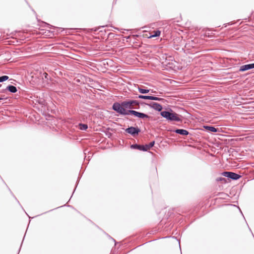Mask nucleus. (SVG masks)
<instances>
[{"mask_svg": "<svg viewBox=\"0 0 254 254\" xmlns=\"http://www.w3.org/2000/svg\"><path fill=\"white\" fill-rule=\"evenodd\" d=\"M162 117L170 121H180L179 116L175 113H170L168 111H163L161 113Z\"/></svg>", "mask_w": 254, "mask_h": 254, "instance_id": "f257e3e1", "label": "nucleus"}, {"mask_svg": "<svg viewBox=\"0 0 254 254\" xmlns=\"http://www.w3.org/2000/svg\"><path fill=\"white\" fill-rule=\"evenodd\" d=\"M125 107L123 106L122 104L121 105L118 103H115L113 106V109L118 113L123 115L129 114L128 111H127Z\"/></svg>", "mask_w": 254, "mask_h": 254, "instance_id": "f03ea898", "label": "nucleus"}, {"mask_svg": "<svg viewBox=\"0 0 254 254\" xmlns=\"http://www.w3.org/2000/svg\"><path fill=\"white\" fill-rule=\"evenodd\" d=\"M122 105L126 108L132 109L138 105V102L135 100H128L122 102Z\"/></svg>", "mask_w": 254, "mask_h": 254, "instance_id": "7ed1b4c3", "label": "nucleus"}, {"mask_svg": "<svg viewBox=\"0 0 254 254\" xmlns=\"http://www.w3.org/2000/svg\"><path fill=\"white\" fill-rule=\"evenodd\" d=\"M222 174L225 177L231 178L234 180H237L241 177L240 175L233 172H224L222 173Z\"/></svg>", "mask_w": 254, "mask_h": 254, "instance_id": "20e7f679", "label": "nucleus"}, {"mask_svg": "<svg viewBox=\"0 0 254 254\" xmlns=\"http://www.w3.org/2000/svg\"><path fill=\"white\" fill-rule=\"evenodd\" d=\"M129 114L134 115L135 117L141 119L149 118V116L144 113H139L134 110H128Z\"/></svg>", "mask_w": 254, "mask_h": 254, "instance_id": "39448f33", "label": "nucleus"}, {"mask_svg": "<svg viewBox=\"0 0 254 254\" xmlns=\"http://www.w3.org/2000/svg\"><path fill=\"white\" fill-rule=\"evenodd\" d=\"M126 131L128 133L134 135L138 133L139 129L134 127H130L126 129Z\"/></svg>", "mask_w": 254, "mask_h": 254, "instance_id": "423d86ee", "label": "nucleus"}, {"mask_svg": "<svg viewBox=\"0 0 254 254\" xmlns=\"http://www.w3.org/2000/svg\"><path fill=\"white\" fill-rule=\"evenodd\" d=\"M151 108L153 109L158 111H160L162 109V106L158 103L152 102L149 105Z\"/></svg>", "mask_w": 254, "mask_h": 254, "instance_id": "0eeeda50", "label": "nucleus"}, {"mask_svg": "<svg viewBox=\"0 0 254 254\" xmlns=\"http://www.w3.org/2000/svg\"><path fill=\"white\" fill-rule=\"evenodd\" d=\"M161 34V31L159 30L153 31L151 33H150V35L148 37L149 38H151L153 37L159 36Z\"/></svg>", "mask_w": 254, "mask_h": 254, "instance_id": "6e6552de", "label": "nucleus"}, {"mask_svg": "<svg viewBox=\"0 0 254 254\" xmlns=\"http://www.w3.org/2000/svg\"><path fill=\"white\" fill-rule=\"evenodd\" d=\"M175 132H176L178 134H180L182 135H188L189 134V132L187 130L183 129H176L175 130Z\"/></svg>", "mask_w": 254, "mask_h": 254, "instance_id": "1a4fd4ad", "label": "nucleus"}, {"mask_svg": "<svg viewBox=\"0 0 254 254\" xmlns=\"http://www.w3.org/2000/svg\"><path fill=\"white\" fill-rule=\"evenodd\" d=\"M204 128L207 130L211 132H217L218 129L211 126H205Z\"/></svg>", "mask_w": 254, "mask_h": 254, "instance_id": "9d476101", "label": "nucleus"}, {"mask_svg": "<svg viewBox=\"0 0 254 254\" xmlns=\"http://www.w3.org/2000/svg\"><path fill=\"white\" fill-rule=\"evenodd\" d=\"M7 89L12 93H15L17 91L16 87L13 85H9L7 87Z\"/></svg>", "mask_w": 254, "mask_h": 254, "instance_id": "9b49d317", "label": "nucleus"}, {"mask_svg": "<svg viewBox=\"0 0 254 254\" xmlns=\"http://www.w3.org/2000/svg\"><path fill=\"white\" fill-rule=\"evenodd\" d=\"M143 145H137V144H133L131 146V148L133 149H137L143 151Z\"/></svg>", "mask_w": 254, "mask_h": 254, "instance_id": "f8f14e48", "label": "nucleus"}, {"mask_svg": "<svg viewBox=\"0 0 254 254\" xmlns=\"http://www.w3.org/2000/svg\"><path fill=\"white\" fill-rule=\"evenodd\" d=\"M79 127L81 130H86L88 126L86 124H79Z\"/></svg>", "mask_w": 254, "mask_h": 254, "instance_id": "ddd939ff", "label": "nucleus"}, {"mask_svg": "<svg viewBox=\"0 0 254 254\" xmlns=\"http://www.w3.org/2000/svg\"><path fill=\"white\" fill-rule=\"evenodd\" d=\"M152 96H144V95H139L138 98L140 99H149L151 100Z\"/></svg>", "mask_w": 254, "mask_h": 254, "instance_id": "4468645a", "label": "nucleus"}, {"mask_svg": "<svg viewBox=\"0 0 254 254\" xmlns=\"http://www.w3.org/2000/svg\"><path fill=\"white\" fill-rule=\"evenodd\" d=\"M138 91L140 93H142V94H145V93H147L149 92V90L148 89H142L140 87H138Z\"/></svg>", "mask_w": 254, "mask_h": 254, "instance_id": "2eb2a0df", "label": "nucleus"}, {"mask_svg": "<svg viewBox=\"0 0 254 254\" xmlns=\"http://www.w3.org/2000/svg\"><path fill=\"white\" fill-rule=\"evenodd\" d=\"M8 79V76L6 75H4L0 77V82L5 81Z\"/></svg>", "mask_w": 254, "mask_h": 254, "instance_id": "dca6fc26", "label": "nucleus"}, {"mask_svg": "<svg viewBox=\"0 0 254 254\" xmlns=\"http://www.w3.org/2000/svg\"><path fill=\"white\" fill-rule=\"evenodd\" d=\"M246 65L247 70L254 68V63L249 64H246Z\"/></svg>", "mask_w": 254, "mask_h": 254, "instance_id": "f3484780", "label": "nucleus"}, {"mask_svg": "<svg viewBox=\"0 0 254 254\" xmlns=\"http://www.w3.org/2000/svg\"><path fill=\"white\" fill-rule=\"evenodd\" d=\"M247 67H246V65H242L240 67V68L239 69V70L240 71H246L247 70Z\"/></svg>", "mask_w": 254, "mask_h": 254, "instance_id": "a211bd4d", "label": "nucleus"}, {"mask_svg": "<svg viewBox=\"0 0 254 254\" xmlns=\"http://www.w3.org/2000/svg\"><path fill=\"white\" fill-rule=\"evenodd\" d=\"M143 151H147L150 149L148 144H146L145 145H143Z\"/></svg>", "mask_w": 254, "mask_h": 254, "instance_id": "6ab92c4d", "label": "nucleus"}, {"mask_svg": "<svg viewBox=\"0 0 254 254\" xmlns=\"http://www.w3.org/2000/svg\"><path fill=\"white\" fill-rule=\"evenodd\" d=\"M151 100L160 101L162 99L156 97L151 96Z\"/></svg>", "mask_w": 254, "mask_h": 254, "instance_id": "aec40b11", "label": "nucleus"}, {"mask_svg": "<svg viewBox=\"0 0 254 254\" xmlns=\"http://www.w3.org/2000/svg\"><path fill=\"white\" fill-rule=\"evenodd\" d=\"M217 181H224L225 182L226 180L224 178H219L217 179Z\"/></svg>", "mask_w": 254, "mask_h": 254, "instance_id": "412c9836", "label": "nucleus"}, {"mask_svg": "<svg viewBox=\"0 0 254 254\" xmlns=\"http://www.w3.org/2000/svg\"><path fill=\"white\" fill-rule=\"evenodd\" d=\"M154 144V141L151 142L149 144H148V145H149L150 148H151L152 147H153Z\"/></svg>", "mask_w": 254, "mask_h": 254, "instance_id": "4be33fe9", "label": "nucleus"}, {"mask_svg": "<svg viewBox=\"0 0 254 254\" xmlns=\"http://www.w3.org/2000/svg\"><path fill=\"white\" fill-rule=\"evenodd\" d=\"M43 75H44V77H45V78H48V73H46V72H44V73H43Z\"/></svg>", "mask_w": 254, "mask_h": 254, "instance_id": "5701e85b", "label": "nucleus"}, {"mask_svg": "<svg viewBox=\"0 0 254 254\" xmlns=\"http://www.w3.org/2000/svg\"><path fill=\"white\" fill-rule=\"evenodd\" d=\"M1 99V98H0V100Z\"/></svg>", "mask_w": 254, "mask_h": 254, "instance_id": "b1692460", "label": "nucleus"}]
</instances>
